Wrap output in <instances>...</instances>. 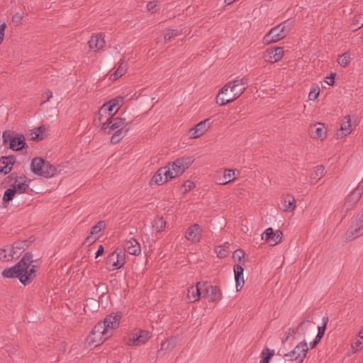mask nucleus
Instances as JSON below:
<instances>
[{
	"mask_svg": "<svg viewBox=\"0 0 363 363\" xmlns=\"http://www.w3.org/2000/svg\"><path fill=\"white\" fill-rule=\"evenodd\" d=\"M157 6V1H150L147 4V9L149 11L154 12V9Z\"/></svg>",
	"mask_w": 363,
	"mask_h": 363,
	"instance_id": "57",
	"label": "nucleus"
},
{
	"mask_svg": "<svg viewBox=\"0 0 363 363\" xmlns=\"http://www.w3.org/2000/svg\"><path fill=\"white\" fill-rule=\"evenodd\" d=\"M210 119H206L199 123L189 131L191 138H197L203 135L210 128Z\"/></svg>",
	"mask_w": 363,
	"mask_h": 363,
	"instance_id": "18",
	"label": "nucleus"
},
{
	"mask_svg": "<svg viewBox=\"0 0 363 363\" xmlns=\"http://www.w3.org/2000/svg\"><path fill=\"white\" fill-rule=\"evenodd\" d=\"M202 229L199 224L190 226L186 233L185 237L192 242H197L201 238Z\"/></svg>",
	"mask_w": 363,
	"mask_h": 363,
	"instance_id": "21",
	"label": "nucleus"
},
{
	"mask_svg": "<svg viewBox=\"0 0 363 363\" xmlns=\"http://www.w3.org/2000/svg\"><path fill=\"white\" fill-rule=\"evenodd\" d=\"M104 113H101V110H99V121H100L101 126L103 125V123L105 122V121H103Z\"/></svg>",
	"mask_w": 363,
	"mask_h": 363,
	"instance_id": "61",
	"label": "nucleus"
},
{
	"mask_svg": "<svg viewBox=\"0 0 363 363\" xmlns=\"http://www.w3.org/2000/svg\"><path fill=\"white\" fill-rule=\"evenodd\" d=\"M106 226L105 221L101 220L94 225L91 229V235H96Z\"/></svg>",
	"mask_w": 363,
	"mask_h": 363,
	"instance_id": "44",
	"label": "nucleus"
},
{
	"mask_svg": "<svg viewBox=\"0 0 363 363\" xmlns=\"http://www.w3.org/2000/svg\"><path fill=\"white\" fill-rule=\"evenodd\" d=\"M294 26V21L288 19L277 26L272 28L264 36V41L266 44L276 43L284 38Z\"/></svg>",
	"mask_w": 363,
	"mask_h": 363,
	"instance_id": "4",
	"label": "nucleus"
},
{
	"mask_svg": "<svg viewBox=\"0 0 363 363\" xmlns=\"http://www.w3.org/2000/svg\"><path fill=\"white\" fill-rule=\"evenodd\" d=\"M247 80L245 78L230 81L220 91L216 97V103L225 106L239 98L246 90Z\"/></svg>",
	"mask_w": 363,
	"mask_h": 363,
	"instance_id": "2",
	"label": "nucleus"
},
{
	"mask_svg": "<svg viewBox=\"0 0 363 363\" xmlns=\"http://www.w3.org/2000/svg\"><path fill=\"white\" fill-rule=\"evenodd\" d=\"M320 94V88L315 87L311 90L309 94H308V99L311 101H315L319 96Z\"/></svg>",
	"mask_w": 363,
	"mask_h": 363,
	"instance_id": "48",
	"label": "nucleus"
},
{
	"mask_svg": "<svg viewBox=\"0 0 363 363\" xmlns=\"http://www.w3.org/2000/svg\"><path fill=\"white\" fill-rule=\"evenodd\" d=\"M30 182V180H28L26 176L16 177L11 188L15 189L17 194L25 193L28 189Z\"/></svg>",
	"mask_w": 363,
	"mask_h": 363,
	"instance_id": "22",
	"label": "nucleus"
},
{
	"mask_svg": "<svg viewBox=\"0 0 363 363\" xmlns=\"http://www.w3.org/2000/svg\"><path fill=\"white\" fill-rule=\"evenodd\" d=\"M22 19H23V16L18 13H15L12 16V21L16 24L21 23Z\"/></svg>",
	"mask_w": 363,
	"mask_h": 363,
	"instance_id": "54",
	"label": "nucleus"
},
{
	"mask_svg": "<svg viewBox=\"0 0 363 363\" xmlns=\"http://www.w3.org/2000/svg\"><path fill=\"white\" fill-rule=\"evenodd\" d=\"M33 262V253L27 252L15 265L4 269L1 274L5 278H18L22 284L26 286L35 278L37 267L32 264Z\"/></svg>",
	"mask_w": 363,
	"mask_h": 363,
	"instance_id": "1",
	"label": "nucleus"
},
{
	"mask_svg": "<svg viewBox=\"0 0 363 363\" xmlns=\"http://www.w3.org/2000/svg\"><path fill=\"white\" fill-rule=\"evenodd\" d=\"M169 164L170 163L164 167L160 168L157 170L150 182V185H152L153 183L157 185H161L167 182L169 179H174V176H172Z\"/></svg>",
	"mask_w": 363,
	"mask_h": 363,
	"instance_id": "12",
	"label": "nucleus"
},
{
	"mask_svg": "<svg viewBox=\"0 0 363 363\" xmlns=\"http://www.w3.org/2000/svg\"><path fill=\"white\" fill-rule=\"evenodd\" d=\"M112 335V333L106 329L102 322L98 323L92 329L91 334L87 338L89 344L99 345Z\"/></svg>",
	"mask_w": 363,
	"mask_h": 363,
	"instance_id": "6",
	"label": "nucleus"
},
{
	"mask_svg": "<svg viewBox=\"0 0 363 363\" xmlns=\"http://www.w3.org/2000/svg\"><path fill=\"white\" fill-rule=\"evenodd\" d=\"M325 167L323 165L318 166L314 172L311 174V180H318L320 179L324 172Z\"/></svg>",
	"mask_w": 363,
	"mask_h": 363,
	"instance_id": "41",
	"label": "nucleus"
},
{
	"mask_svg": "<svg viewBox=\"0 0 363 363\" xmlns=\"http://www.w3.org/2000/svg\"><path fill=\"white\" fill-rule=\"evenodd\" d=\"M7 250L5 248H0V260L1 261H9L15 258L11 250L9 254L6 253Z\"/></svg>",
	"mask_w": 363,
	"mask_h": 363,
	"instance_id": "40",
	"label": "nucleus"
},
{
	"mask_svg": "<svg viewBox=\"0 0 363 363\" xmlns=\"http://www.w3.org/2000/svg\"><path fill=\"white\" fill-rule=\"evenodd\" d=\"M328 321H329V318L328 316H324L323 318V325L318 328V335L324 336Z\"/></svg>",
	"mask_w": 363,
	"mask_h": 363,
	"instance_id": "46",
	"label": "nucleus"
},
{
	"mask_svg": "<svg viewBox=\"0 0 363 363\" xmlns=\"http://www.w3.org/2000/svg\"><path fill=\"white\" fill-rule=\"evenodd\" d=\"M352 131V125H351V119L350 116H346L342 120V123L340 124V128L336 133V137L337 139H340L344 138L345 136L349 135Z\"/></svg>",
	"mask_w": 363,
	"mask_h": 363,
	"instance_id": "23",
	"label": "nucleus"
},
{
	"mask_svg": "<svg viewBox=\"0 0 363 363\" xmlns=\"http://www.w3.org/2000/svg\"><path fill=\"white\" fill-rule=\"evenodd\" d=\"M31 169L34 174L45 178L52 177L57 172L55 166L52 165L50 162L38 157H35L32 160Z\"/></svg>",
	"mask_w": 363,
	"mask_h": 363,
	"instance_id": "5",
	"label": "nucleus"
},
{
	"mask_svg": "<svg viewBox=\"0 0 363 363\" xmlns=\"http://www.w3.org/2000/svg\"><path fill=\"white\" fill-rule=\"evenodd\" d=\"M125 252L122 249L117 248L111 253L106 259V264L111 265V270L121 269L125 263Z\"/></svg>",
	"mask_w": 363,
	"mask_h": 363,
	"instance_id": "10",
	"label": "nucleus"
},
{
	"mask_svg": "<svg viewBox=\"0 0 363 363\" xmlns=\"http://www.w3.org/2000/svg\"><path fill=\"white\" fill-rule=\"evenodd\" d=\"M127 71V63L123 60H121V64L115 73L113 74L114 77L118 79L122 77Z\"/></svg>",
	"mask_w": 363,
	"mask_h": 363,
	"instance_id": "37",
	"label": "nucleus"
},
{
	"mask_svg": "<svg viewBox=\"0 0 363 363\" xmlns=\"http://www.w3.org/2000/svg\"><path fill=\"white\" fill-rule=\"evenodd\" d=\"M336 74L335 73H331L329 77H328V81H326V82L329 85H333L335 84V77Z\"/></svg>",
	"mask_w": 363,
	"mask_h": 363,
	"instance_id": "59",
	"label": "nucleus"
},
{
	"mask_svg": "<svg viewBox=\"0 0 363 363\" xmlns=\"http://www.w3.org/2000/svg\"><path fill=\"white\" fill-rule=\"evenodd\" d=\"M124 249L125 252L133 255H138L141 252L140 245L135 238L125 240L124 242Z\"/></svg>",
	"mask_w": 363,
	"mask_h": 363,
	"instance_id": "25",
	"label": "nucleus"
},
{
	"mask_svg": "<svg viewBox=\"0 0 363 363\" xmlns=\"http://www.w3.org/2000/svg\"><path fill=\"white\" fill-rule=\"evenodd\" d=\"M93 240V239H92V236H91V235H89V236H88V237L86 238V240H85V242H86V243H91V242H94V241H95V240Z\"/></svg>",
	"mask_w": 363,
	"mask_h": 363,
	"instance_id": "62",
	"label": "nucleus"
},
{
	"mask_svg": "<svg viewBox=\"0 0 363 363\" xmlns=\"http://www.w3.org/2000/svg\"><path fill=\"white\" fill-rule=\"evenodd\" d=\"M114 108L115 107L112 104H109L108 101V102L105 103L100 108L101 113L108 114V118L111 119V118L113 117L118 111V108H116V111L113 112Z\"/></svg>",
	"mask_w": 363,
	"mask_h": 363,
	"instance_id": "32",
	"label": "nucleus"
},
{
	"mask_svg": "<svg viewBox=\"0 0 363 363\" xmlns=\"http://www.w3.org/2000/svg\"><path fill=\"white\" fill-rule=\"evenodd\" d=\"M166 225V221L162 217H157L152 223L153 228L157 232H160Z\"/></svg>",
	"mask_w": 363,
	"mask_h": 363,
	"instance_id": "38",
	"label": "nucleus"
},
{
	"mask_svg": "<svg viewBox=\"0 0 363 363\" xmlns=\"http://www.w3.org/2000/svg\"><path fill=\"white\" fill-rule=\"evenodd\" d=\"M130 123H126L125 119L121 117H112L111 119L107 118L103 123L102 130L107 134H111L113 130H118L122 127H129Z\"/></svg>",
	"mask_w": 363,
	"mask_h": 363,
	"instance_id": "11",
	"label": "nucleus"
},
{
	"mask_svg": "<svg viewBox=\"0 0 363 363\" xmlns=\"http://www.w3.org/2000/svg\"><path fill=\"white\" fill-rule=\"evenodd\" d=\"M6 28V24L5 23L0 25V45L2 43L4 37V32Z\"/></svg>",
	"mask_w": 363,
	"mask_h": 363,
	"instance_id": "55",
	"label": "nucleus"
},
{
	"mask_svg": "<svg viewBox=\"0 0 363 363\" xmlns=\"http://www.w3.org/2000/svg\"><path fill=\"white\" fill-rule=\"evenodd\" d=\"M354 24L357 28H360L363 26V15L359 14L355 17Z\"/></svg>",
	"mask_w": 363,
	"mask_h": 363,
	"instance_id": "52",
	"label": "nucleus"
},
{
	"mask_svg": "<svg viewBox=\"0 0 363 363\" xmlns=\"http://www.w3.org/2000/svg\"><path fill=\"white\" fill-rule=\"evenodd\" d=\"M311 137L323 140L326 137L327 130L323 123H316L310 130Z\"/></svg>",
	"mask_w": 363,
	"mask_h": 363,
	"instance_id": "26",
	"label": "nucleus"
},
{
	"mask_svg": "<svg viewBox=\"0 0 363 363\" xmlns=\"http://www.w3.org/2000/svg\"><path fill=\"white\" fill-rule=\"evenodd\" d=\"M35 240L33 236H30L28 239L23 240H18L12 245L11 252H13L15 258L18 257L21 253L25 251Z\"/></svg>",
	"mask_w": 363,
	"mask_h": 363,
	"instance_id": "16",
	"label": "nucleus"
},
{
	"mask_svg": "<svg viewBox=\"0 0 363 363\" xmlns=\"http://www.w3.org/2000/svg\"><path fill=\"white\" fill-rule=\"evenodd\" d=\"M235 279L236 284L237 291H239L242 288L245 280H244V267L240 264H235L234 266Z\"/></svg>",
	"mask_w": 363,
	"mask_h": 363,
	"instance_id": "27",
	"label": "nucleus"
},
{
	"mask_svg": "<svg viewBox=\"0 0 363 363\" xmlns=\"http://www.w3.org/2000/svg\"><path fill=\"white\" fill-rule=\"evenodd\" d=\"M351 61V55L349 52H345L343 55L340 56V57L338 60V63L342 67H347Z\"/></svg>",
	"mask_w": 363,
	"mask_h": 363,
	"instance_id": "42",
	"label": "nucleus"
},
{
	"mask_svg": "<svg viewBox=\"0 0 363 363\" xmlns=\"http://www.w3.org/2000/svg\"><path fill=\"white\" fill-rule=\"evenodd\" d=\"M43 97L45 98V99L43 101V103H45L48 101H50V99L52 97V93L51 91L48 90L46 92H45L43 95Z\"/></svg>",
	"mask_w": 363,
	"mask_h": 363,
	"instance_id": "58",
	"label": "nucleus"
},
{
	"mask_svg": "<svg viewBox=\"0 0 363 363\" xmlns=\"http://www.w3.org/2000/svg\"><path fill=\"white\" fill-rule=\"evenodd\" d=\"M283 233L280 230L274 231L272 228H268L262 235V239L265 240L270 246H275L282 240Z\"/></svg>",
	"mask_w": 363,
	"mask_h": 363,
	"instance_id": "14",
	"label": "nucleus"
},
{
	"mask_svg": "<svg viewBox=\"0 0 363 363\" xmlns=\"http://www.w3.org/2000/svg\"><path fill=\"white\" fill-rule=\"evenodd\" d=\"M311 321V318L308 316V317H306L303 321L301 322V323L299 324V325L297 327L296 329L290 328L289 329V331L287 333H286L285 337L282 339L281 343L284 344L286 341H288L289 337L291 336V331H292L293 333H300L301 328H302L303 325H304L306 322L309 323Z\"/></svg>",
	"mask_w": 363,
	"mask_h": 363,
	"instance_id": "33",
	"label": "nucleus"
},
{
	"mask_svg": "<svg viewBox=\"0 0 363 363\" xmlns=\"http://www.w3.org/2000/svg\"><path fill=\"white\" fill-rule=\"evenodd\" d=\"M181 31V30L178 29H168L164 36L165 41L170 40L172 38L179 35Z\"/></svg>",
	"mask_w": 363,
	"mask_h": 363,
	"instance_id": "43",
	"label": "nucleus"
},
{
	"mask_svg": "<svg viewBox=\"0 0 363 363\" xmlns=\"http://www.w3.org/2000/svg\"><path fill=\"white\" fill-rule=\"evenodd\" d=\"M363 193V186L359 184L352 192L349 194L346 199V201L344 203V208L346 211L352 208L360 199Z\"/></svg>",
	"mask_w": 363,
	"mask_h": 363,
	"instance_id": "15",
	"label": "nucleus"
},
{
	"mask_svg": "<svg viewBox=\"0 0 363 363\" xmlns=\"http://www.w3.org/2000/svg\"><path fill=\"white\" fill-rule=\"evenodd\" d=\"M95 284V286L96 287V291L98 292H100L101 294V296H104L108 293V286L106 284L102 283V284Z\"/></svg>",
	"mask_w": 363,
	"mask_h": 363,
	"instance_id": "50",
	"label": "nucleus"
},
{
	"mask_svg": "<svg viewBox=\"0 0 363 363\" xmlns=\"http://www.w3.org/2000/svg\"><path fill=\"white\" fill-rule=\"evenodd\" d=\"M235 172L232 169H225L223 174V178L219 182L220 184H227L235 179Z\"/></svg>",
	"mask_w": 363,
	"mask_h": 363,
	"instance_id": "36",
	"label": "nucleus"
},
{
	"mask_svg": "<svg viewBox=\"0 0 363 363\" xmlns=\"http://www.w3.org/2000/svg\"><path fill=\"white\" fill-rule=\"evenodd\" d=\"M104 252V247L102 245H100L96 252V258L101 256Z\"/></svg>",
	"mask_w": 363,
	"mask_h": 363,
	"instance_id": "60",
	"label": "nucleus"
},
{
	"mask_svg": "<svg viewBox=\"0 0 363 363\" xmlns=\"http://www.w3.org/2000/svg\"><path fill=\"white\" fill-rule=\"evenodd\" d=\"M122 314L121 312H116V313H113L107 315L102 323L104 324L106 329L111 332V330L116 329L119 326Z\"/></svg>",
	"mask_w": 363,
	"mask_h": 363,
	"instance_id": "19",
	"label": "nucleus"
},
{
	"mask_svg": "<svg viewBox=\"0 0 363 363\" xmlns=\"http://www.w3.org/2000/svg\"><path fill=\"white\" fill-rule=\"evenodd\" d=\"M16 194H17L16 190L12 188H9L4 191L2 199V203L4 207H7L9 201L13 199Z\"/></svg>",
	"mask_w": 363,
	"mask_h": 363,
	"instance_id": "34",
	"label": "nucleus"
},
{
	"mask_svg": "<svg viewBox=\"0 0 363 363\" xmlns=\"http://www.w3.org/2000/svg\"><path fill=\"white\" fill-rule=\"evenodd\" d=\"M363 218L356 217L352 222L351 225L344 235L345 242L352 241V240L363 235Z\"/></svg>",
	"mask_w": 363,
	"mask_h": 363,
	"instance_id": "9",
	"label": "nucleus"
},
{
	"mask_svg": "<svg viewBox=\"0 0 363 363\" xmlns=\"http://www.w3.org/2000/svg\"><path fill=\"white\" fill-rule=\"evenodd\" d=\"M105 45V40L102 38L101 35H92L91 39L89 40V45L90 48L95 50H100Z\"/></svg>",
	"mask_w": 363,
	"mask_h": 363,
	"instance_id": "29",
	"label": "nucleus"
},
{
	"mask_svg": "<svg viewBox=\"0 0 363 363\" xmlns=\"http://www.w3.org/2000/svg\"><path fill=\"white\" fill-rule=\"evenodd\" d=\"M274 355V350L268 347L264 348L261 352V360L259 363H269L272 357Z\"/></svg>",
	"mask_w": 363,
	"mask_h": 363,
	"instance_id": "35",
	"label": "nucleus"
},
{
	"mask_svg": "<svg viewBox=\"0 0 363 363\" xmlns=\"http://www.w3.org/2000/svg\"><path fill=\"white\" fill-rule=\"evenodd\" d=\"M363 347V342L360 340H357L352 344L353 352L355 353Z\"/></svg>",
	"mask_w": 363,
	"mask_h": 363,
	"instance_id": "51",
	"label": "nucleus"
},
{
	"mask_svg": "<svg viewBox=\"0 0 363 363\" xmlns=\"http://www.w3.org/2000/svg\"><path fill=\"white\" fill-rule=\"evenodd\" d=\"M128 130L129 127H122L115 130L116 132L113 133L111 138V143L114 145L118 143L125 137Z\"/></svg>",
	"mask_w": 363,
	"mask_h": 363,
	"instance_id": "30",
	"label": "nucleus"
},
{
	"mask_svg": "<svg viewBox=\"0 0 363 363\" xmlns=\"http://www.w3.org/2000/svg\"><path fill=\"white\" fill-rule=\"evenodd\" d=\"M46 128L45 126L41 125L38 128V133H35V136L33 137V140H40L45 138Z\"/></svg>",
	"mask_w": 363,
	"mask_h": 363,
	"instance_id": "47",
	"label": "nucleus"
},
{
	"mask_svg": "<svg viewBox=\"0 0 363 363\" xmlns=\"http://www.w3.org/2000/svg\"><path fill=\"white\" fill-rule=\"evenodd\" d=\"M284 55V49L281 47H277L267 51L265 55L266 60L272 63L279 61Z\"/></svg>",
	"mask_w": 363,
	"mask_h": 363,
	"instance_id": "24",
	"label": "nucleus"
},
{
	"mask_svg": "<svg viewBox=\"0 0 363 363\" xmlns=\"http://www.w3.org/2000/svg\"><path fill=\"white\" fill-rule=\"evenodd\" d=\"M206 285V282L199 281L196 286H191L188 289L187 297L191 303L199 301L201 298V289Z\"/></svg>",
	"mask_w": 363,
	"mask_h": 363,
	"instance_id": "20",
	"label": "nucleus"
},
{
	"mask_svg": "<svg viewBox=\"0 0 363 363\" xmlns=\"http://www.w3.org/2000/svg\"><path fill=\"white\" fill-rule=\"evenodd\" d=\"M169 348H170V342L169 341L163 342L161 345V350L157 352V354L159 355L162 350H168Z\"/></svg>",
	"mask_w": 363,
	"mask_h": 363,
	"instance_id": "56",
	"label": "nucleus"
},
{
	"mask_svg": "<svg viewBox=\"0 0 363 363\" xmlns=\"http://www.w3.org/2000/svg\"><path fill=\"white\" fill-rule=\"evenodd\" d=\"M13 179V174L9 175L8 177H6L5 178V180L7 182H10L11 180Z\"/></svg>",
	"mask_w": 363,
	"mask_h": 363,
	"instance_id": "64",
	"label": "nucleus"
},
{
	"mask_svg": "<svg viewBox=\"0 0 363 363\" xmlns=\"http://www.w3.org/2000/svg\"><path fill=\"white\" fill-rule=\"evenodd\" d=\"M151 336L152 335L149 331L139 330L138 332H135L129 337V340L127 343L129 345L140 346L145 344Z\"/></svg>",
	"mask_w": 363,
	"mask_h": 363,
	"instance_id": "13",
	"label": "nucleus"
},
{
	"mask_svg": "<svg viewBox=\"0 0 363 363\" xmlns=\"http://www.w3.org/2000/svg\"><path fill=\"white\" fill-rule=\"evenodd\" d=\"M245 252L242 249H238L233 252V259L235 262H238V264H244L245 260H242V258L245 257Z\"/></svg>",
	"mask_w": 363,
	"mask_h": 363,
	"instance_id": "39",
	"label": "nucleus"
},
{
	"mask_svg": "<svg viewBox=\"0 0 363 363\" xmlns=\"http://www.w3.org/2000/svg\"><path fill=\"white\" fill-rule=\"evenodd\" d=\"M308 352V344L306 341H303L297 345L292 351L284 354V357L286 360L297 361L298 363H301L306 357Z\"/></svg>",
	"mask_w": 363,
	"mask_h": 363,
	"instance_id": "8",
	"label": "nucleus"
},
{
	"mask_svg": "<svg viewBox=\"0 0 363 363\" xmlns=\"http://www.w3.org/2000/svg\"><path fill=\"white\" fill-rule=\"evenodd\" d=\"M323 337V335H320L317 334L314 340L316 341L317 343H319Z\"/></svg>",
	"mask_w": 363,
	"mask_h": 363,
	"instance_id": "63",
	"label": "nucleus"
},
{
	"mask_svg": "<svg viewBox=\"0 0 363 363\" xmlns=\"http://www.w3.org/2000/svg\"><path fill=\"white\" fill-rule=\"evenodd\" d=\"M109 104H112L115 108L117 107V108L119 109L124 104V97L117 96L111 99L109 101Z\"/></svg>",
	"mask_w": 363,
	"mask_h": 363,
	"instance_id": "45",
	"label": "nucleus"
},
{
	"mask_svg": "<svg viewBox=\"0 0 363 363\" xmlns=\"http://www.w3.org/2000/svg\"><path fill=\"white\" fill-rule=\"evenodd\" d=\"M2 144L6 149L13 151H21L28 148L24 135L11 130L3 131Z\"/></svg>",
	"mask_w": 363,
	"mask_h": 363,
	"instance_id": "3",
	"label": "nucleus"
},
{
	"mask_svg": "<svg viewBox=\"0 0 363 363\" xmlns=\"http://www.w3.org/2000/svg\"><path fill=\"white\" fill-rule=\"evenodd\" d=\"M194 162V159L192 157H182L170 163L169 167L174 178L182 174Z\"/></svg>",
	"mask_w": 363,
	"mask_h": 363,
	"instance_id": "7",
	"label": "nucleus"
},
{
	"mask_svg": "<svg viewBox=\"0 0 363 363\" xmlns=\"http://www.w3.org/2000/svg\"><path fill=\"white\" fill-rule=\"evenodd\" d=\"M16 161V157L13 155L1 156L0 157V174H7L10 173Z\"/></svg>",
	"mask_w": 363,
	"mask_h": 363,
	"instance_id": "17",
	"label": "nucleus"
},
{
	"mask_svg": "<svg viewBox=\"0 0 363 363\" xmlns=\"http://www.w3.org/2000/svg\"><path fill=\"white\" fill-rule=\"evenodd\" d=\"M183 186L184 187V192H188L195 186V184L193 182L187 180L184 183Z\"/></svg>",
	"mask_w": 363,
	"mask_h": 363,
	"instance_id": "53",
	"label": "nucleus"
},
{
	"mask_svg": "<svg viewBox=\"0 0 363 363\" xmlns=\"http://www.w3.org/2000/svg\"><path fill=\"white\" fill-rule=\"evenodd\" d=\"M284 211H293L296 208V199L294 196L287 195L283 201Z\"/></svg>",
	"mask_w": 363,
	"mask_h": 363,
	"instance_id": "31",
	"label": "nucleus"
},
{
	"mask_svg": "<svg viewBox=\"0 0 363 363\" xmlns=\"http://www.w3.org/2000/svg\"><path fill=\"white\" fill-rule=\"evenodd\" d=\"M216 252L218 257L223 258L228 255L229 251L225 248H223L221 246H218L216 248Z\"/></svg>",
	"mask_w": 363,
	"mask_h": 363,
	"instance_id": "49",
	"label": "nucleus"
},
{
	"mask_svg": "<svg viewBox=\"0 0 363 363\" xmlns=\"http://www.w3.org/2000/svg\"><path fill=\"white\" fill-rule=\"evenodd\" d=\"M206 291V296L209 298L211 301H215L220 298L221 294L220 289L216 286H210L206 284L203 287Z\"/></svg>",
	"mask_w": 363,
	"mask_h": 363,
	"instance_id": "28",
	"label": "nucleus"
}]
</instances>
